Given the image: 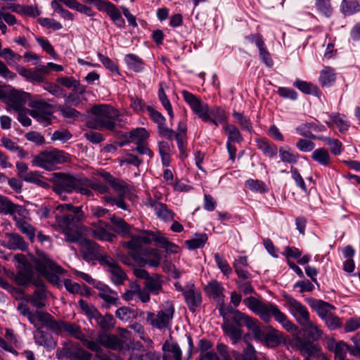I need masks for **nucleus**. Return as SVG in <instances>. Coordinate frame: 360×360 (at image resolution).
I'll return each instance as SVG.
<instances>
[{"mask_svg":"<svg viewBox=\"0 0 360 360\" xmlns=\"http://www.w3.org/2000/svg\"><path fill=\"white\" fill-rule=\"evenodd\" d=\"M56 210L60 212L70 211L72 214L56 216L55 224L53 225V228L65 235L66 241H78L79 238V223L85 218L82 207H75L68 203L58 205Z\"/></svg>","mask_w":360,"mask_h":360,"instance_id":"obj_1","label":"nucleus"},{"mask_svg":"<svg viewBox=\"0 0 360 360\" xmlns=\"http://www.w3.org/2000/svg\"><path fill=\"white\" fill-rule=\"evenodd\" d=\"M181 95L192 111L204 122H210L215 127L219 124L227 123L226 112L221 107L210 108L207 103L202 102L200 98L186 90H183Z\"/></svg>","mask_w":360,"mask_h":360,"instance_id":"obj_2","label":"nucleus"},{"mask_svg":"<svg viewBox=\"0 0 360 360\" xmlns=\"http://www.w3.org/2000/svg\"><path fill=\"white\" fill-rule=\"evenodd\" d=\"M243 302L249 309L258 315L264 321L269 323L271 317H274L286 330L293 331L297 329L295 325L275 304H265L252 296L244 299Z\"/></svg>","mask_w":360,"mask_h":360,"instance_id":"obj_3","label":"nucleus"},{"mask_svg":"<svg viewBox=\"0 0 360 360\" xmlns=\"http://www.w3.org/2000/svg\"><path fill=\"white\" fill-rule=\"evenodd\" d=\"M91 117L87 122L91 129L113 131L116 127L118 112L107 104L95 105L91 108Z\"/></svg>","mask_w":360,"mask_h":360,"instance_id":"obj_4","label":"nucleus"},{"mask_svg":"<svg viewBox=\"0 0 360 360\" xmlns=\"http://www.w3.org/2000/svg\"><path fill=\"white\" fill-rule=\"evenodd\" d=\"M146 244L133 237L129 241L123 243V246L130 250L131 256L136 260L148 265L158 267L162 260L160 251L155 248H147Z\"/></svg>","mask_w":360,"mask_h":360,"instance_id":"obj_5","label":"nucleus"},{"mask_svg":"<svg viewBox=\"0 0 360 360\" xmlns=\"http://www.w3.org/2000/svg\"><path fill=\"white\" fill-rule=\"evenodd\" d=\"M49 327L57 335H63V333H66L69 336L80 340L91 351H96L98 349L94 340H87L80 327L74 323L51 321Z\"/></svg>","mask_w":360,"mask_h":360,"instance_id":"obj_6","label":"nucleus"},{"mask_svg":"<svg viewBox=\"0 0 360 360\" xmlns=\"http://www.w3.org/2000/svg\"><path fill=\"white\" fill-rule=\"evenodd\" d=\"M37 270L53 285H60L58 275L63 274L65 270L57 264L48 255L40 252L35 260Z\"/></svg>","mask_w":360,"mask_h":360,"instance_id":"obj_7","label":"nucleus"},{"mask_svg":"<svg viewBox=\"0 0 360 360\" xmlns=\"http://www.w3.org/2000/svg\"><path fill=\"white\" fill-rule=\"evenodd\" d=\"M70 161V155L69 154L63 150L52 149L41 152L34 158L32 164L46 170L52 171L56 169L57 165Z\"/></svg>","mask_w":360,"mask_h":360,"instance_id":"obj_8","label":"nucleus"},{"mask_svg":"<svg viewBox=\"0 0 360 360\" xmlns=\"http://www.w3.org/2000/svg\"><path fill=\"white\" fill-rule=\"evenodd\" d=\"M174 314V307L172 302H167L160 307L157 314L151 311L146 313V320L151 326L159 330L170 329Z\"/></svg>","mask_w":360,"mask_h":360,"instance_id":"obj_9","label":"nucleus"},{"mask_svg":"<svg viewBox=\"0 0 360 360\" xmlns=\"http://www.w3.org/2000/svg\"><path fill=\"white\" fill-rule=\"evenodd\" d=\"M32 108L27 112L44 127L52 123L54 118V106L44 100H34L30 103Z\"/></svg>","mask_w":360,"mask_h":360,"instance_id":"obj_10","label":"nucleus"},{"mask_svg":"<svg viewBox=\"0 0 360 360\" xmlns=\"http://www.w3.org/2000/svg\"><path fill=\"white\" fill-rule=\"evenodd\" d=\"M78 179L65 173H55L52 182L53 191L63 200L67 199V195L75 191Z\"/></svg>","mask_w":360,"mask_h":360,"instance_id":"obj_11","label":"nucleus"},{"mask_svg":"<svg viewBox=\"0 0 360 360\" xmlns=\"http://www.w3.org/2000/svg\"><path fill=\"white\" fill-rule=\"evenodd\" d=\"M56 356L58 359L91 360L92 354L83 349L79 344L68 341L63 344L62 348L56 350Z\"/></svg>","mask_w":360,"mask_h":360,"instance_id":"obj_12","label":"nucleus"},{"mask_svg":"<svg viewBox=\"0 0 360 360\" xmlns=\"http://www.w3.org/2000/svg\"><path fill=\"white\" fill-rule=\"evenodd\" d=\"M97 259L102 266L108 267L107 271L110 274V280L113 284H124L127 276L113 258L106 255H101L97 257Z\"/></svg>","mask_w":360,"mask_h":360,"instance_id":"obj_13","label":"nucleus"},{"mask_svg":"<svg viewBox=\"0 0 360 360\" xmlns=\"http://www.w3.org/2000/svg\"><path fill=\"white\" fill-rule=\"evenodd\" d=\"M94 342L98 347V350L93 351L96 353L102 352L101 346L113 351L120 352L124 349L127 345L125 341L119 336L105 333H99Z\"/></svg>","mask_w":360,"mask_h":360,"instance_id":"obj_14","label":"nucleus"},{"mask_svg":"<svg viewBox=\"0 0 360 360\" xmlns=\"http://www.w3.org/2000/svg\"><path fill=\"white\" fill-rule=\"evenodd\" d=\"M284 299L290 313L300 326L310 319L308 309L301 302L290 295H285Z\"/></svg>","mask_w":360,"mask_h":360,"instance_id":"obj_15","label":"nucleus"},{"mask_svg":"<svg viewBox=\"0 0 360 360\" xmlns=\"http://www.w3.org/2000/svg\"><path fill=\"white\" fill-rule=\"evenodd\" d=\"M35 290L32 295H27L25 300L30 303L33 307L41 309L45 307L48 291L46 290L43 280L35 281Z\"/></svg>","mask_w":360,"mask_h":360,"instance_id":"obj_16","label":"nucleus"},{"mask_svg":"<svg viewBox=\"0 0 360 360\" xmlns=\"http://www.w3.org/2000/svg\"><path fill=\"white\" fill-rule=\"evenodd\" d=\"M146 110L150 119L158 124L159 134L167 139L172 140L174 131L166 125V119L162 114L152 106H147Z\"/></svg>","mask_w":360,"mask_h":360,"instance_id":"obj_17","label":"nucleus"},{"mask_svg":"<svg viewBox=\"0 0 360 360\" xmlns=\"http://www.w3.org/2000/svg\"><path fill=\"white\" fill-rule=\"evenodd\" d=\"M183 296L188 308L191 312H195L202 303L201 292L193 283H191L186 285Z\"/></svg>","mask_w":360,"mask_h":360,"instance_id":"obj_18","label":"nucleus"},{"mask_svg":"<svg viewBox=\"0 0 360 360\" xmlns=\"http://www.w3.org/2000/svg\"><path fill=\"white\" fill-rule=\"evenodd\" d=\"M14 280L18 285L27 287L30 284L34 285L35 281L42 279L39 278L31 265H25L18 270L15 275Z\"/></svg>","mask_w":360,"mask_h":360,"instance_id":"obj_19","label":"nucleus"},{"mask_svg":"<svg viewBox=\"0 0 360 360\" xmlns=\"http://www.w3.org/2000/svg\"><path fill=\"white\" fill-rule=\"evenodd\" d=\"M110 231L111 226L101 220L94 222L91 229L94 237L98 240L108 242H112L116 238V236L110 233Z\"/></svg>","mask_w":360,"mask_h":360,"instance_id":"obj_20","label":"nucleus"},{"mask_svg":"<svg viewBox=\"0 0 360 360\" xmlns=\"http://www.w3.org/2000/svg\"><path fill=\"white\" fill-rule=\"evenodd\" d=\"M29 98V94L18 91H11L8 96V110L15 112L20 111L26 108L25 104Z\"/></svg>","mask_w":360,"mask_h":360,"instance_id":"obj_21","label":"nucleus"},{"mask_svg":"<svg viewBox=\"0 0 360 360\" xmlns=\"http://www.w3.org/2000/svg\"><path fill=\"white\" fill-rule=\"evenodd\" d=\"M307 303L322 321L335 310V306L322 300L310 298Z\"/></svg>","mask_w":360,"mask_h":360,"instance_id":"obj_22","label":"nucleus"},{"mask_svg":"<svg viewBox=\"0 0 360 360\" xmlns=\"http://www.w3.org/2000/svg\"><path fill=\"white\" fill-rule=\"evenodd\" d=\"M0 213L13 217L15 214L23 216L26 209L20 205L13 203L8 197L0 194Z\"/></svg>","mask_w":360,"mask_h":360,"instance_id":"obj_23","label":"nucleus"},{"mask_svg":"<svg viewBox=\"0 0 360 360\" xmlns=\"http://www.w3.org/2000/svg\"><path fill=\"white\" fill-rule=\"evenodd\" d=\"M295 346L300 350V354L305 357H315L321 351L319 345L315 344L309 340L297 338Z\"/></svg>","mask_w":360,"mask_h":360,"instance_id":"obj_24","label":"nucleus"},{"mask_svg":"<svg viewBox=\"0 0 360 360\" xmlns=\"http://www.w3.org/2000/svg\"><path fill=\"white\" fill-rule=\"evenodd\" d=\"M187 126L186 122H179L177 127L176 131L174 133L175 140L176 141L177 147L179 150L180 157L185 158L187 156Z\"/></svg>","mask_w":360,"mask_h":360,"instance_id":"obj_25","label":"nucleus"},{"mask_svg":"<svg viewBox=\"0 0 360 360\" xmlns=\"http://www.w3.org/2000/svg\"><path fill=\"white\" fill-rule=\"evenodd\" d=\"M95 288L98 291L99 297L103 300L108 305L118 304L119 296L115 290L101 282H97Z\"/></svg>","mask_w":360,"mask_h":360,"instance_id":"obj_26","label":"nucleus"},{"mask_svg":"<svg viewBox=\"0 0 360 360\" xmlns=\"http://www.w3.org/2000/svg\"><path fill=\"white\" fill-rule=\"evenodd\" d=\"M27 216L28 211L26 210V213L23 216L15 214L13 217V219L19 231L26 235L30 240H33L35 237L36 229L25 220Z\"/></svg>","mask_w":360,"mask_h":360,"instance_id":"obj_27","label":"nucleus"},{"mask_svg":"<svg viewBox=\"0 0 360 360\" xmlns=\"http://www.w3.org/2000/svg\"><path fill=\"white\" fill-rule=\"evenodd\" d=\"M33 336L34 342L37 345L42 346L49 351L54 349L57 346L56 341L49 333L37 329L34 332Z\"/></svg>","mask_w":360,"mask_h":360,"instance_id":"obj_28","label":"nucleus"},{"mask_svg":"<svg viewBox=\"0 0 360 360\" xmlns=\"http://www.w3.org/2000/svg\"><path fill=\"white\" fill-rule=\"evenodd\" d=\"M326 130V128L324 125L312 122L302 123L296 127V131L297 134L311 139L316 138V136L311 133L312 131L323 132Z\"/></svg>","mask_w":360,"mask_h":360,"instance_id":"obj_29","label":"nucleus"},{"mask_svg":"<svg viewBox=\"0 0 360 360\" xmlns=\"http://www.w3.org/2000/svg\"><path fill=\"white\" fill-rule=\"evenodd\" d=\"M134 238L139 239V240L143 242L144 244H150L153 240L156 243L159 244L161 248H164L165 245L169 242L167 238L165 237L160 232L156 231H145L143 234L134 236Z\"/></svg>","mask_w":360,"mask_h":360,"instance_id":"obj_30","label":"nucleus"},{"mask_svg":"<svg viewBox=\"0 0 360 360\" xmlns=\"http://www.w3.org/2000/svg\"><path fill=\"white\" fill-rule=\"evenodd\" d=\"M162 360H182V351L176 342L166 341L162 345Z\"/></svg>","mask_w":360,"mask_h":360,"instance_id":"obj_31","label":"nucleus"},{"mask_svg":"<svg viewBox=\"0 0 360 360\" xmlns=\"http://www.w3.org/2000/svg\"><path fill=\"white\" fill-rule=\"evenodd\" d=\"M330 121H325V123L330 127L336 125L340 133L347 131L349 127V123L346 119L345 115L340 113H331L329 115Z\"/></svg>","mask_w":360,"mask_h":360,"instance_id":"obj_32","label":"nucleus"},{"mask_svg":"<svg viewBox=\"0 0 360 360\" xmlns=\"http://www.w3.org/2000/svg\"><path fill=\"white\" fill-rule=\"evenodd\" d=\"M301 326L303 327L309 338L313 341H319L322 338L323 331L316 321L309 319Z\"/></svg>","mask_w":360,"mask_h":360,"instance_id":"obj_33","label":"nucleus"},{"mask_svg":"<svg viewBox=\"0 0 360 360\" xmlns=\"http://www.w3.org/2000/svg\"><path fill=\"white\" fill-rule=\"evenodd\" d=\"M91 319H94L98 326L105 331L112 330L115 327L116 322L112 314L106 313L105 314L102 315L98 311Z\"/></svg>","mask_w":360,"mask_h":360,"instance_id":"obj_34","label":"nucleus"},{"mask_svg":"<svg viewBox=\"0 0 360 360\" xmlns=\"http://www.w3.org/2000/svg\"><path fill=\"white\" fill-rule=\"evenodd\" d=\"M162 276L158 274H153L144 283L145 288L153 295H158L162 292Z\"/></svg>","mask_w":360,"mask_h":360,"instance_id":"obj_35","label":"nucleus"},{"mask_svg":"<svg viewBox=\"0 0 360 360\" xmlns=\"http://www.w3.org/2000/svg\"><path fill=\"white\" fill-rule=\"evenodd\" d=\"M311 159L323 167H329L332 158L327 149L325 148H319L313 150L311 153Z\"/></svg>","mask_w":360,"mask_h":360,"instance_id":"obj_36","label":"nucleus"},{"mask_svg":"<svg viewBox=\"0 0 360 360\" xmlns=\"http://www.w3.org/2000/svg\"><path fill=\"white\" fill-rule=\"evenodd\" d=\"M256 145L259 150H260L264 155L269 158H274L277 155L278 148L277 146L266 139H257Z\"/></svg>","mask_w":360,"mask_h":360,"instance_id":"obj_37","label":"nucleus"},{"mask_svg":"<svg viewBox=\"0 0 360 360\" xmlns=\"http://www.w3.org/2000/svg\"><path fill=\"white\" fill-rule=\"evenodd\" d=\"M8 238L7 246L10 250H20L25 251L27 249L28 245L22 237L18 233H6Z\"/></svg>","mask_w":360,"mask_h":360,"instance_id":"obj_38","label":"nucleus"},{"mask_svg":"<svg viewBox=\"0 0 360 360\" xmlns=\"http://www.w3.org/2000/svg\"><path fill=\"white\" fill-rule=\"evenodd\" d=\"M349 345L344 341L335 342L334 340L329 345V349L335 353V360H343L346 358Z\"/></svg>","mask_w":360,"mask_h":360,"instance_id":"obj_39","label":"nucleus"},{"mask_svg":"<svg viewBox=\"0 0 360 360\" xmlns=\"http://www.w3.org/2000/svg\"><path fill=\"white\" fill-rule=\"evenodd\" d=\"M206 293L213 299L218 301L221 300L224 288L221 284L216 280L211 281L205 288Z\"/></svg>","mask_w":360,"mask_h":360,"instance_id":"obj_40","label":"nucleus"},{"mask_svg":"<svg viewBox=\"0 0 360 360\" xmlns=\"http://www.w3.org/2000/svg\"><path fill=\"white\" fill-rule=\"evenodd\" d=\"M223 129L228 136L227 142L241 143L243 141L240 130L235 125L225 123Z\"/></svg>","mask_w":360,"mask_h":360,"instance_id":"obj_41","label":"nucleus"},{"mask_svg":"<svg viewBox=\"0 0 360 360\" xmlns=\"http://www.w3.org/2000/svg\"><path fill=\"white\" fill-rule=\"evenodd\" d=\"M233 117L243 131H248L250 134H252L254 131L251 120L243 113L234 110L233 112Z\"/></svg>","mask_w":360,"mask_h":360,"instance_id":"obj_42","label":"nucleus"},{"mask_svg":"<svg viewBox=\"0 0 360 360\" xmlns=\"http://www.w3.org/2000/svg\"><path fill=\"white\" fill-rule=\"evenodd\" d=\"M124 62L128 68L134 72H139L143 70V60L134 53L127 54L124 57Z\"/></svg>","mask_w":360,"mask_h":360,"instance_id":"obj_43","label":"nucleus"},{"mask_svg":"<svg viewBox=\"0 0 360 360\" xmlns=\"http://www.w3.org/2000/svg\"><path fill=\"white\" fill-rule=\"evenodd\" d=\"M110 221L112 224L111 231H114L121 235H127L130 232V226L122 218L112 216L110 217Z\"/></svg>","mask_w":360,"mask_h":360,"instance_id":"obj_44","label":"nucleus"},{"mask_svg":"<svg viewBox=\"0 0 360 360\" xmlns=\"http://www.w3.org/2000/svg\"><path fill=\"white\" fill-rule=\"evenodd\" d=\"M207 239L208 238L206 233H197L195 234V237L193 238L186 240L185 244L188 249L191 250L202 248L207 243Z\"/></svg>","mask_w":360,"mask_h":360,"instance_id":"obj_45","label":"nucleus"},{"mask_svg":"<svg viewBox=\"0 0 360 360\" xmlns=\"http://www.w3.org/2000/svg\"><path fill=\"white\" fill-rule=\"evenodd\" d=\"M340 10L345 15H351L360 11V4L356 0H342Z\"/></svg>","mask_w":360,"mask_h":360,"instance_id":"obj_46","label":"nucleus"},{"mask_svg":"<svg viewBox=\"0 0 360 360\" xmlns=\"http://www.w3.org/2000/svg\"><path fill=\"white\" fill-rule=\"evenodd\" d=\"M335 81V74L333 69L325 67L320 73L319 82L322 86H330Z\"/></svg>","mask_w":360,"mask_h":360,"instance_id":"obj_47","label":"nucleus"},{"mask_svg":"<svg viewBox=\"0 0 360 360\" xmlns=\"http://www.w3.org/2000/svg\"><path fill=\"white\" fill-rule=\"evenodd\" d=\"M293 86L305 94H317L319 92V89L316 85L300 79H295Z\"/></svg>","mask_w":360,"mask_h":360,"instance_id":"obj_48","label":"nucleus"},{"mask_svg":"<svg viewBox=\"0 0 360 360\" xmlns=\"http://www.w3.org/2000/svg\"><path fill=\"white\" fill-rule=\"evenodd\" d=\"M148 137L149 133L145 128H136L129 132V141L135 144L145 142Z\"/></svg>","mask_w":360,"mask_h":360,"instance_id":"obj_49","label":"nucleus"},{"mask_svg":"<svg viewBox=\"0 0 360 360\" xmlns=\"http://www.w3.org/2000/svg\"><path fill=\"white\" fill-rule=\"evenodd\" d=\"M245 186L249 190L255 193H265L268 191V188L266 184L258 179H248L245 182Z\"/></svg>","mask_w":360,"mask_h":360,"instance_id":"obj_50","label":"nucleus"},{"mask_svg":"<svg viewBox=\"0 0 360 360\" xmlns=\"http://www.w3.org/2000/svg\"><path fill=\"white\" fill-rule=\"evenodd\" d=\"M315 6L318 12L326 18L331 17L333 9L330 0H315Z\"/></svg>","mask_w":360,"mask_h":360,"instance_id":"obj_51","label":"nucleus"},{"mask_svg":"<svg viewBox=\"0 0 360 360\" xmlns=\"http://www.w3.org/2000/svg\"><path fill=\"white\" fill-rule=\"evenodd\" d=\"M4 20L9 25H13L17 22L16 18L15 15L4 11V8L2 10L0 9V30L2 34L7 32V27L4 22Z\"/></svg>","mask_w":360,"mask_h":360,"instance_id":"obj_52","label":"nucleus"},{"mask_svg":"<svg viewBox=\"0 0 360 360\" xmlns=\"http://www.w3.org/2000/svg\"><path fill=\"white\" fill-rule=\"evenodd\" d=\"M155 213L158 218L165 221H172L175 216L174 212L169 210L167 205L164 203L158 205V207L155 211Z\"/></svg>","mask_w":360,"mask_h":360,"instance_id":"obj_53","label":"nucleus"},{"mask_svg":"<svg viewBox=\"0 0 360 360\" xmlns=\"http://www.w3.org/2000/svg\"><path fill=\"white\" fill-rule=\"evenodd\" d=\"M110 186L118 196H125L130 191V186L126 181L117 178H115Z\"/></svg>","mask_w":360,"mask_h":360,"instance_id":"obj_54","label":"nucleus"},{"mask_svg":"<svg viewBox=\"0 0 360 360\" xmlns=\"http://www.w3.org/2000/svg\"><path fill=\"white\" fill-rule=\"evenodd\" d=\"M214 261L217 267L220 269L221 272L226 277H229L232 274V269L226 259L221 256L219 253L214 255Z\"/></svg>","mask_w":360,"mask_h":360,"instance_id":"obj_55","label":"nucleus"},{"mask_svg":"<svg viewBox=\"0 0 360 360\" xmlns=\"http://www.w3.org/2000/svg\"><path fill=\"white\" fill-rule=\"evenodd\" d=\"M115 316L123 322H128L136 318L135 311L128 307H122L115 311Z\"/></svg>","mask_w":360,"mask_h":360,"instance_id":"obj_56","label":"nucleus"},{"mask_svg":"<svg viewBox=\"0 0 360 360\" xmlns=\"http://www.w3.org/2000/svg\"><path fill=\"white\" fill-rule=\"evenodd\" d=\"M30 323L33 324L35 327H37V321L44 323H50L51 316L47 313L36 311L34 313H30L26 316Z\"/></svg>","mask_w":360,"mask_h":360,"instance_id":"obj_57","label":"nucleus"},{"mask_svg":"<svg viewBox=\"0 0 360 360\" xmlns=\"http://www.w3.org/2000/svg\"><path fill=\"white\" fill-rule=\"evenodd\" d=\"M283 336L278 330H271L266 333L264 336V340L271 347H274L280 344L283 341Z\"/></svg>","mask_w":360,"mask_h":360,"instance_id":"obj_58","label":"nucleus"},{"mask_svg":"<svg viewBox=\"0 0 360 360\" xmlns=\"http://www.w3.org/2000/svg\"><path fill=\"white\" fill-rule=\"evenodd\" d=\"M79 238H81V234L79 233ZM76 243H79L82 249L85 251L89 252L91 253H94L98 255L99 252L100 246L96 242L90 240V239H80Z\"/></svg>","mask_w":360,"mask_h":360,"instance_id":"obj_59","label":"nucleus"},{"mask_svg":"<svg viewBox=\"0 0 360 360\" xmlns=\"http://www.w3.org/2000/svg\"><path fill=\"white\" fill-rule=\"evenodd\" d=\"M58 110L63 117L67 119L77 118L80 115L78 110L67 104L59 105Z\"/></svg>","mask_w":360,"mask_h":360,"instance_id":"obj_60","label":"nucleus"},{"mask_svg":"<svg viewBox=\"0 0 360 360\" xmlns=\"http://www.w3.org/2000/svg\"><path fill=\"white\" fill-rule=\"evenodd\" d=\"M35 39L43 50L49 54L53 59H57L58 58V54L55 51L53 46L47 39L37 37H35Z\"/></svg>","mask_w":360,"mask_h":360,"instance_id":"obj_61","label":"nucleus"},{"mask_svg":"<svg viewBox=\"0 0 360 360\" xmlns=\"http://www.w3.org/2000/svg\"><path fill=\"white\" fill-rule=\"evenodd\" d=\"M326 326L330 330H335L340 328L342 325V321L340 318L336 316L334 312L323 320Z\"/></svg>","mask_w":360,"mask_h":360,"instance_id":"obj_62","label":"nucleus"},{"mask_svg":"<svg viewBox=\"0 0 360 360\" xmlns=\"http://www.w3.org/2000/svg\"><path fill=\"white\" fill-rule=\"evenodd\" d=\"M279 156L282 162L290 164H295L297 162L298 155L288 150H285L283 148L279 149Z\"/></svg>","mask_w":360,"mask_h":360,"instance_id":"obj_63","label":"nucleus"},{"mask_svg":"<svg viewBox=\"0 0 360 360\" xmlns=\"http://www.w3.org/2000/svg\"><path fill=\"white\" fill-rule=\"evenodd\" d=\"M296 147L301 152H313V150H314L315 143L309 139H300L296 143Z\"/></svg>","mask_w":360,"mask_h":360,"instance_id":"obj_64","label":"nucleus"}]
</instances>
